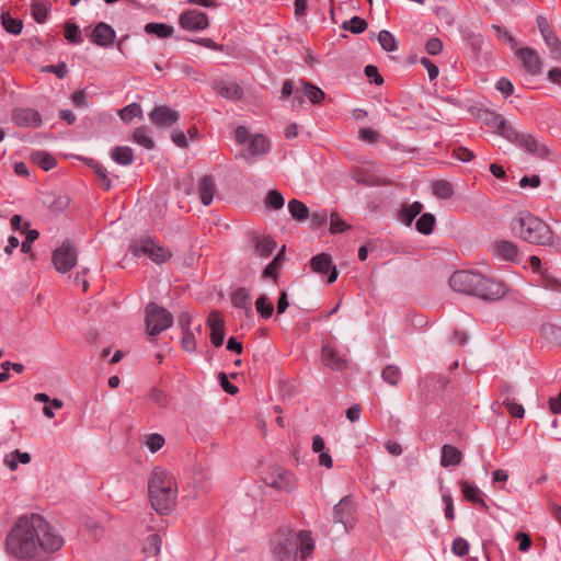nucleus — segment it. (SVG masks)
<instances>
[{
    "label": "nucleus",
    "mask_w": 561,
    "mask_h": 561,
    "mask_svg": "<svg viewBox=\"0 0 561 561\" xmlns=\"http://www.w3.org/2000/svg\"><path fill=\"white\" fill-rule=\"evenodd\" d=\"M494 251L500 257L511 262H516L519 254L517 245L507 240L495 242Z\"/></svg>",
    "instance_id": "obj_27"
},
{
    "label": "nucleus",
    "mask_w": 561,
    "mask_h": 561,
    "mask_svg": "<svg viewBox=\"0 0 561 561\" xmlns=\"http://www.w3.org/2000/svg\"><path fill=\"white\" fill-rule=\"evenodd\" d=\"M296 539L298 552H300V559H308L314 550V540L311 533L308 530H300L296 534Z\"/></svg>",
    "instance_id": "obj_25"
},
{
    "label": "nucleus",
    "mask_w": 561,
    "mask_h": 561,
    "mask_svg": "<svg viewBox=\"0 0 561 561\" xmlns=\"http://www.w3.org/2000/svg\"><path fill=\"white\" fill-rule=\"evenodd\" d=\"M149 499L152 508L160 515L169 514L175 505V503L164 502L167 494H149Z\"/></svg>",
    "instance_id": "obj_36"
},
{
    "label": "nucleus",
    "mask_w": 561,
    "mask_h": 561,
    "mask_svg": "<svg viewBox=\"0 0 561 561\" xmlns=\"http://www.w3.org/2000/svg\"><path fill=\"white\" fill-rule=\"evenodd\" d=\"M506 285L481 274L479 285L476 286L473 296L483 300H499L506 294Z\"/></svg>",
    "instance_id": "obj_11"
},
{
    "label": "nucleus",
    "mask_w": 561,
    "mask_h": 561,
    "mask_svg": "<svg viewBox=\"0 0 561 561\" xmlns=\"http://www.w3.org/2000/svg\"><path fill=\"white\" fill-rule=\"evenodd\" d=\"M181 347L185 352H194L196 350V340L192 331L183 332V336L181 340Z\"/></svg>",
    "instance_id": "obj_59"
},
{
    "label": "nucleus",
    "mask_w": 561,
    "mask_h": 561,
    "mask_svg": "<svg viewBox=\"0 0 561 561\" xmlns=\"http://www.w3.org/2000/svg\"><path fill=\"white\" fill-rule=\"evenodd\" d=\"M480 273L472 271H456L449 277V286L458 293L473 296V291L480 282Z\"/></svg>",
    "instance_id": "obj_12"
},
{
    "label": "nucleus",
    "mask_w": 561,
    "mask_h": 561,
    "mask_svg": "<svg viewBox=\"0 0 561 561\" xmlns=\"http://www.w3.org/2000/svg\"><path fill=\"white\" fill-rule=\"evenodd\" d=\"M255 307L263 319L271 318L274 312V306L265 295H261L256 299Z\"/></svg>",
    "instance_id": "obj_50"
},
{
    "label": "nucleus",
    "mask_w": 561,
    "mask_h": 561,
    "mask_svg": "<svg viewBox=\"0 0 561 561\" xmlns=\"http://www.w3.org/2000/svg\"><path fill=\"white\" fill-rule=\"evenodd\" d=\"M33 161L44 171H49L56 167L57 161L55 157L46 151H36L32 154Z\"/></svg>",
    "instance_id": "obj_41"
},
{
    "label": "nucleus",
    "mask_w": 561,
    "mask_h": 561,
    "mask_svg": "<svg viewBox=\"0 0 561 561\" xmlns=\"http://www.w3.org/2000/svg\"><path fill=\"white\" fill-rule=\"evenodd\" d=\"M149 118L157 127H171L179 121L180 114L165 105H159L149 113Z\"/></svg>",
    "instance_id": "obj_18"
},
{
    "label": "nucleus",
    "mask_w": 561,
    "mask_h": 561,
    "mask_svg": "<svg viewBox=\"0 0 561 561\" xmlns=\"http://www.w3.org/2000/svg\"><path fill=\"white\" fill-rule=\"evenodd\" d=\"M304 93L308 98V100L313 104H319L324 100L325 93L317 85L302 80Z\"/></svg>",
    "instance_id": "obj_43"
},
{
    "label": "nucleus",
    "mask_w": 561,
    "mask_h": 561,
    "mask_svg": "<svg viewBox=\"0 0 561 561\" xmlns=\"http://www.w3.org/2000/svg\"><path fill=\"white\" fill-rule=\"evenodd\" d=\"M207 323L210 328V341L215 347H220L225 339V321L218 311L210 312Z\"/></svg>",
    "instance_id": "obj_22"
},
{
    "label": "nucleus",
    "mask_w": 561,
    "mask_h": 561,
    "mask_svg": "<svg viewBox=\"0 0 561 561\" xmlns=\"http://www.w3.org/2000/svg\"><path fill=\"white\" fill-rule=\"evenodd\" d=\"M502 404L506 408L512 417H524L525 409L522 404L515 402L514 398H504Z\"/></svg>",
    "instance_id": "obj_52"
},
{
    "label": "nucleus",
    "mask_w": 561,
    "mask_h": 561,
    "mask_svg": "<svg viewBox=\"0 0 561 561\" xmlns=\"http://www.w3.org/2000/svg\"><path fill=\"white\" fill-rule=\"evenodd\" d=\"M321 356L323 364L332 370H345L348 367V359L345 354L339 353L330 345L322 347Z\"/></svg>",
    "instance_id": "obj_19"
},
{
    "label": "nucleus",
    "mask_w": 561,
    "mask_h": 561,
    "mask_svg": "<svg viewBox=\"0 0 561 561\" xmlns=\"http://www.w3.org/2000/svg\"><path fill=\"white\" fill-rule=\"evenodd\" d=\"M148 492L158 495L167 494L164 502L175 503L178 488L174 477L164 469L154 468L149 478Z\"/></svg>",
    "instance_id": "obj_4"
},
{
    "label": "nucleus",
    "mask_w": 561,
    "mask_h": 561,
    "mask_svg": "<svg viewBox=\"0 0 561 561\" xmlns=\"http://www.w3.org/2000/svg\"><path fill=\"white\" fill-rule=\"evenodd\" d=\"M53 264L58 273L71 271L78 262V251L70 240H65L53 252Z\"/></svg>",
    "instance_id": "obj_10"
},
{
    "label": "nucleus",
    "mask_w": 561,
    "mask_h": 561,
    "mask_svg": "<svg viewBox=\"0 0 561 561\" xmlns=\"http://www.w3.org/2000/svg\"><path fill=\"white\" fill-rule=\"evenodd\" d=\"M31 461V455L28 453H21L19 449L12 451L4 457V463L11 469L15 470L18 463H28Z\"/></svg>",
    "instance_id": "obj_45"
},
{
    "label": "nucleus",
    "mask_w": 561,
    "mask_h": 561,
    "mask_svg": "<svg viewBox=\"0 0 561 561\" xmlns=\"http://www.w3.org/2000/svg\"><path fill=\"white\" fill-rule=\"evenodd\" d=\"M433 194L440 199H449L454 195V186L447 180L435 181L432 185Z\"/></svg>",
    "instance_id": "obj_38"
},
{
    "label": "nucleus",
    "mask_w": 561,
    "mask_h": 561,
    "mask_svg": "<svg viewBox=\"0 0 561 561\" xmlns=\"http://www.w3.org/2000/svg\"><path fill=\"white\" fill-rule=\"evenodd\" d=\"M88 165L93 170L95 173L101 187L104 191H110L112 188V180L108 176V172L104 165H102L99 161L94 159H89Z\"/></svg>",
    "instance_id": "obj_31"
},
{
    "label": "nucleus",
    "mask_w": 561,
    "mask_h": 561,
    "mask_svg": "<svg viewBox=\"0 0 561 561\" xmlns=\"http://www.w3.org/2000/svg\"><path fill=\"white\" fill-rule=\"evenodd\" d=\"M129 251L136 257L147 255L157 264L167 262L171 257V252L154 243L151 238L135 240L129 245Z\"/></svg>",
    "instance_id": "obj_8"
},
{
    "label": "nucleus",
    "mask_w": 561,
    "mask_h": 561,
    "mask_svg": "<svg viewBox=\"0 0 561 561\" xmlns=\"http://www.w3.org/2000/svg\"><path fill=\"white\" fill-rule=\"evenodd\" d=\"M161 543V537L158 534H152L146 539L142 551L148 557H157L160 553Z\"/></svg>",
    "instance_id": "obj_44"
},
{
    "label": "nucleus",
    "mask_w": 561,
    "mask_h": 561,
    "mask_svg": "<svg viewBox=\"0 0 561 561\" xmlns=\"http://www.w3.org/2000/svg\"><path fill=\"white\" fill-rule=\"evenodd\" d=\"M495 87L505 98L512 95L513 92H514L513 83L508 79H506V78H501L496 82Z\"/></svg>",
    "instance_id": "obj_64"
},
{
    "label": "nucleus",
    "mask_w": 561,
    "mask_h": 561,
    "mask_svg": "<svg viewBox=\"0 0 561 561\" xmlns=\"http://www.w3.org/2000/svg\"><path fill=\"white\" fill-rule=\"evenodd\" d=\"M425 49L432 56L438 55L443 49V43L437 37H431L426 42Z\"/></svg>",
    "instance_id": "obj_63"
},
{
    "label": "nucleus",
    "mask_w": 561,
    "mask_h": 561,
    "mask_svg": "<svg viewBox=\"0 0 561 561\" xmlns=\"http://www.w3.org/2000/svg\"><path fill=\"white\" fill-rule=\"evenodd\" d=\"M511 225L512 231L528 243L542 247L554 243V233L549 225L529 211L518 213Z\"/></svg>",
    "instance_id": "obj_2"
},
{
    "label": "nucleus",
    "mask_w": 561,
    "mask_h": 561,
    "mask_svg": "<svg viewBox=\"0 0 561 561\" xmlns=\"http://www.w3.org/2000/svg\"><path fill=\"white\" fill-rule=\"evenodd\" d=\"M133 139L138 145L142 146L144 148L151 150L154 148V141L149 136V129L147 126H140L137 127L134 130Z\"/></svg>",
    "instance_id": "obj_40"
},
{
    "label": "nucleus",
    "mask_w": 561,
    "mask_h": 561,
    "mask_svg": "<svg viewBox=\"0 0 561 561\" xmlns=\"http://www.w3.org/2000/svg\"><path fill=\"white\" fill-rule=\"evenodd\" d=\"M381 378L385 382L397 386L401 380V370L396 365H388L382 369Z\"/></svg>",
    "instance_id": "obj_47"
},
{
    "label": "nucleus",
    "mask_w": 561,
    "mask_h": 561,
    "mask_svg": "<svg viewBox=\"0 0 561 561\" xmlns=\"http://www.w3.org/2000/svg\"><path fill=\"white\" fill-rule=\"evenodd\" d=\"M273 553L278 561H296L298 556L296 533L279 529L275 536Z\"/></svg>",
    "instance_id": "obj_7"
},
{
    "label": "nucleus",
    "mask_w": 561,
    "mask_h": 561,
    "mask_svg": "<svg viewBox=\"0 0 561 561\" xmlns=\"http://www.w3.org/2000/svg\"><path fill=\"white\" fill-rule=\"evenodd\" d=\"M64 28H65V38L68 42L72 43V44H79L82 42L81 32L75 23L66 22Z\"/></svg>",
    "instance_id": "obj_53"
},
{
    "label": "nucleus",
    "mask_w": 561,
    "mask_h": 561,
    "mask_svg": "<svg viewBox=\"0 0 561 561\" xmlns=\"http://www.w3.org/2000/svg\"><path fill=\"white\" fill-rule=\"evenodd\" d=\"M115 36L116 33L111 25L99 22L92 31L90 39L99 46L106 47L114 43Z\"/></svg>",
    "instance_id": "obj_21"
},
{
    "label": "nucleus",
    "mask_w": 561,
    "mask_h": 561,
    "mask_svg": "<svg viewBox=\"0 0 561 561\" xmlns=\"http://www.w3.org/2000/svg\"><path fill=\"white\" fill-rule=\"evenodd\" d=\"M435 222V216L431 213H425L416 220L415 227L420 233L427 236L432 233Z\"/></svg>",
    "instance_id": "obj_46"
},
{
    "label": "nucleus",
    "mask_w": 561,
    "mask_h": 561,
    "mask_svg": "<svg viewBox=\"0 0 561 561\" xmlns=\"http://www.w3.org/2000/svg\"><path fill=\"white\" fill-rule=\"evenodd\" d=\"M378 42L386 51H394L398 49V42L393 34L387 30H381L378 34Z\"/></svg>",
    "instance_id": "obj_48"
},
{
    "label": "nucleus",
    "mask_w": 561,
    "mask_h": 561,
    "mask_svg": "<svg viewBox=\"0 0 561 561\" xmlns=\"http://www.w3.org/2000/svg\"><path fill=\"white\" fill-rule=\"evenodd\" d=\"M478 118L486 126L494 128V130L502 136L506 137L511 130L512 125L500 114L490 110H480Z\"/></svg>",
    "instance_id": "obj_16"
},
{
    "label": "nucleus",
    "mask_w": 561,
    "mask_h": 561,
    "mask_svg": "<svg viewBox=\"0 0 561 561\" xmlns=\"http://www.w3.org/2000/svg\"><path fill=\"white\" fill-rule=\"evenodd\" d=\"M65 541L41 515L21 516L5 539L7 552L21 561H48Z\"/></svg>",
    "instance_id": "obj_1"
},
{
    "label": "nucleus",
    "mask_w": 561,
    "mask_h": 561,
    "mask_svg": "<svg viewBox=\"0 0 561 561\" xmlns=\"http://www.w3.org/2000/svg\"><path fill=\"white\" fill-rule=\"evenodd\" d=\"M462 460V453L453 445H444L442 447L440 466L447 468L449 466H458Z\"/></svg>",
    "instance_id": "obj_28"
},
{
    "label": "nucleus",
    "mask_w": 561,
    "mask_h": 561,
    "mask_svg": "<svg viewBox=\"0 0 561 561\" xmlns=\"http://www.w3.org/2000/svg\"><path fill=\"white\" fill-rule=\"evenodd\" d=\"M179 23L187 31H202L208 27L209 21L206 13L197 10H185L180 14Z\"/></svg>",
    "instance_id": "obj_13"
},
{
    "label": "nucleus",
    "mask_w": 561,
    "mask_h": 561,
    "mask_svg": "<svg viewBox=\"0 0 561 561\" xmlns=\"http://www.w3.org/2000/svg\"><path fill=\"white\" fill-rule=\"evenodd\" d=\"M348 228L345 221L339 216L336 211L331 213L330 215V232L335 234L339 232H343Z\"/></svg>",
    "instance_id": "obj_56"
},
{
    "label": "nucleus",
    "mask_w": 561,
    "mask_h": 561,
    "mask_svg": "<svg viewBox=\"0 0 561 561\" xmlns=\"http://www.w3.org/2000/svg\"><path fill=\"white\" fill-rule=\"evenodd\" d=\"M1 23L4 30L13 35H19L22 32L23 23L20 19H13L9 12L1 14Z\"/></svg>",
    "instance_id": "obj_42"
},
{
    "label": "nucleus",
    "mask_w": 561,
    "mask_h": 561,
    "mask_svg": "<svg viewBox=\"0 0 561 561\" xmlns=\"http://www.w3.org/2000/svg\"><path fill=\"white\" fill-rule=\"evenodd\" d=\"M505 139L512 144L517 145L519 148L524 149L526 152L536 158L542 160L550 159L551 150L547 145L539 142L531 134L518 133L512 126Z\"/></svg>",
    "instance_id": "obj_5"
},
{
    "label": "nucleus",
    "mask_w": 561,
    "mask_h": 561,
    "mask_svg": "<svg viewBox=\"0 0 561 561\" xmlns=\"http://www.w3.org/2000/svg\"><path fill=\"white\" fill-rule=\"evenodd\" d=\"M516 55L529 75L537 76L541 72V60L535 49L530 47L519 48L516 50Z\"/></svg>",
    "instance_id": "obj_20"
},
{
    "label": "nucleus",
    "mask_w": 561,
    "mask_h": 561,
    "mask_svg": "<svg viewBox=\"0 0 561 561\" xmlns=\"http://www.w3.org/2000/svg\"><path fill=\"white\" fill-rule=\"evenodd\" d=\"M354 505L353 500L350 495H346L340 500L333 507V523H341L347 530V525L354 519Z\"/></svg>",
    "instance_id": "obj_17"
},
{
    "label": "nucleus",
    "mask_w": 561,
    "mask_h": 561,
    "mask_svg": "<svg viewBox=\"0 0 561 561\" xmlns=\"http://www.w3.org/2000/svg\"><path fill=\"white\" fill-rule=\"evenodd\" d=\"M144 30L147 34L156 35L159 38L171 37L174 32L173 26L156 22L147 23Z\"/></svg>",
    "instance_id": "obj_33"
},
{
    "label": "nucleus",
    "mask_w": 561,
    "mask_h": 561,
    "mask_svg": "<svg viewBox=\"0 0 561 561\" xmlns=\"http://www.w3.org/2000/svg\"><path fill=\"white\" fill-rule=\"evenodd\" d=\"M451 551L455 556H458V557L467 556L469 553L468 541L462 537H458V538L454 539V541L451 543Z\"/></svg>",
    "instance_id": "obj_57"
},
{
    "label": "nucleus",
    "mask_w": 561,
    "mask_h": 561,
    "mask_svg": "<svg viewBox=\"0 0 561 561\" xmlns=\"http://www.w3.org/2000/svg\"><path fill=\"white\" fill-rule=\"evenodd\" d=\"M234 139L239 145L249 142L247 149L239 152L236 158L252 161L253 158L267 154L271 151V141L262 134L251 135L247 127L238 126L234 130Z\"/></svg>",
    "instance_id": "obj_3"
},
{
    "label": "nucleus",
    "mask_w": 561,
    "mask_h": 561,
    "mask_svg": "<svg viewBox=\"0 0 561 561\" xmlns=\"http://www.w3.org/2000/svg\"><path fill=\"white\" fill-rule=\"evenodd\" d=\"M111 158L121 165H130L134 161V153L130 147L116 146L111 150Z\"/></svg>",
    "instance_id": "obj_32"
},
{
    "label": "nucleus",
    "mask_w": 561,
    "mask_h": 561,
    "mask_svg": "<svg viewBox=\"0 0 561 561\" xmlns=\"http://www.w3.org/2000/svg\"><path fill=\"white\" fill-rule=\"evenodd\" d=\"M423 204L421 202H414L410 206H403L400 210L399 217L403 224L410 226L414 218L421 214Z\"/></svg>",
    "instance_id": "obj_35"
},
{
    "label": "nucleus",
    "mask_w": 561,
    "mask_h": 561,
    "mask_svg": "<svg viewBox=\"0 0 561 561\" xmlns=\"http://www.w3.org/2000/svg\"><path fill=\"white\" fill-rule=\"evenodd\" d=\"M538 30L549 48L554 45L559 39L557 36L551 23L542 15L537 16L536 19Z\"/></svg>",
    "instance_id": "obj_29"
},
{
    "label": "nucleus",
    "mask_w": 561,
    "mask_h": 561,
    "mask_svg": "<svg viewBox=\"0 0 561 561\" xmlns=\"http://www.w3.org/2000/svg\"><path fill=\"white\" fill-rule=\"evenodd\" d=\"M231 304L234 308L242 309L247 318L253 316L251 294L245 287H239L231 294Z\"/></svg>",
    "instance_id": "obj_23"
},
{
    "label": "nucleus",
    "mask_w": 561,
    "mask_h": 561,
    "mask_svg": "<svg viewBox=\"0 0 561 561\" xmlns=\"http://www.w3.org/2000/svg\"><path fill=\"white\" fill-rule=\"evenodd\" d=\"M459 486L466 501L473 504H479L485 511L489 510L488 504L482 499V492L477 485L470 483L465 479H461L459 481Z\"/></svg>",
    "instance_id": "obj_24"
},
{
    "label": "nucleus",
    "mask_w": 561,
    "mask_h": 561,
    "mask_svg": "<svg viewBox=\"0 0 561 561\" xmlns=\"http://www.w3.org/2000/svg\"><path fill=\"white\" fill-rule=\"evenodd\" d=\"M141 107L138 103H131L119 111V117L124 123L131 122L135 117L141 116Z\"/></svg>",
    "instance_id": "obj_51"
},
{
    "label": "nucleus",
    "mask_w": 561,
    "mask_h": 561,
    "mask_svg": "<svg viewBox=\"0 0 561 561\" xmlns=\"http://www.w3.org/2000/svg\"><path fill=\"white\" fill-rule=\"evenodd\" d=\"M310 266L314 273H318L321 275L329 274V276H328L329 284L334 283L337 278L339 273H337L336 266L333 265L332 257L328 253H320L318 255H314L310 260Z\"/></svg>",
    "instance_id": "obj_14"
},
{
    "label": "nucleus",
    "mask_w": 561,
    "mask_h": 561,
    "mask_svg": "<svg viewBox=\"0 0 561 561\" xmlns=\"http://www.w3.org/2000/svg\"><path fill=\"white\" fill-rule=\"evenodd\" d=\"M150 399L160 407H167L169 403L168 393L164 390L159 389V388H153L150 391Z\"/></svg>",
    "instance_id": "obj_60"
},
{
    "label": "nucleus",
    "mask_w": 561,
    "mask_h": 561,
    "mask_svg": "<svg viewBox=\"0 0 561 561\" xmlns=\"http://www.w3.org/2000/svg\"><path fill=\"white\" fill-rule=\"evenodd\" d=\"M198 193L205 206L210 205L215 193V183L211 175H204L198 183Z\"/></svg>",
    "instance_id": "obj_30"
},
{
    "label": "nucleus",
    "mask_w": 561,
    "mask_h": 561,
    "mask_svg": "<svg viewBox=\"0 0 561 561\" xmlns=\"http://www.w3.org/2000/svg\"><path fill=\"white\" fill-rule=\"evenodd\" d=\"M288 211L291 217L298 221H304L309 218L308 207L298 199H291L288 203Z\"/></svg>",
    "instance_id": "obj_39"
},
{
    "label": "nucleus",
    "mask_w": 561,
    "mask_h": 561,
    "mask_svg": "<svg viewBox=\"0 0 561 561\" xmlns=\"http://www.w3.org/2000/svg\"><path fill=\"white\" fill-rule=\"evenodd\" d=\"M164 445V437L160 434H150L147 438V446L151 453H157Z\"/></svg>",
    "instance_id": "obj_58"
},
{
    "label": "nucleus",
    "mask_w": 561,
    "mask_h": 561,
    "mask_svg": "<svg viewBox=\"0 0 561 561\" xmlns=\"http://www.w3.org/2000/svg\"><path fill=\"white\" fill-rule=\"evenodd\" d=\"M39 233L35 229H30L26 232L25 240L21 244V251L23 253H30L32 251V243L37 240Z\"/></svg>",
    "instance_id": "obj_61"
},
{
    "label": "nucleus",
    "mask_w": 561,
    "mask_h": 561,
    "mask_svg": "<svg viewBox=\"0 0 561 561\" xmlns=\"http://www.w3.org/2000/svg\"><path fill=\"white\" fill-rule=\"evenodd\" d=\"M276 241L271 237L257 238L255 241V252L261 257L270 256L276 249Z\"/></svg>",
    "instance_id": "obj_37"
},
{
    "label": "nucleus",
    "mask_w": 561,
    "mask_h": 561,
    "mask_svg": "<svg viewBox=\"0 0 561 561\" xmlns=\"http://www.w3.org/2000/svg\"><path fill=\"white\" fill-rule=\"evenodd\" d=\"M213 89L221 96L238 100L243 95V91L238 83L216 81Z\"/></svg>",
    "instance_id": "obj_26"
},
{
    "label": "nucleus",
    "mask_w": 561,
    "mask_h": 561,
    "mask_svg": "<svg viewBox=\"0 0 561 561\" xmlns=\"http://www.w3.org/2000/svg\"><path fill=\"white\" fill-rule=\"evenodd\" d=\"M364 73L375 84L380 85L383 83V78L379 73L376 66H373V65L366 66L364 69Z\"/></svg>",
    "instance_id": "obj_62"
},
{
    "label": "nucleus",
    "mask_w": 561,
    "mask_h": 561,
    "mask_svg": "<svg viewBox=\"0 0 561 561\" xmlns=\"http://www.w3.org/2000/svg\"><path fill=\"white\" fill-rule=\"evenodd\" d=\"M263 481L266 485L280 492H290L297 484L294 473L279 466L268 467L264 473Z\"/></svg>",
    "instance_id": "obj_9"
},
{
    "label": "nucleus",
    "mask_w": 561,
    "mask_h": 561,
    "mask_svg": "<svg viewBox=\"0 0 561 561\" xmlns=\"http://www.w3.org/2000/svg\"><path fill=\"white\" fill-rule=\"evenodd\" d=\"M541 284L550 290H560L561 288L560 279L554 277L547 268L541 272Z\"/></svg>",
    "instance_id": "obj_54"
},
{
    "label": "nucleus",
    "mask_w": 561,
    "mask_h": 561,
    "mask_svg": "<svg viewBox=\"0 0 561 561\" xmlns=\"http://www.w3.org/2000/svg\"><path fill=\"white\" fill-rule=\"evenodd\" d=\"M173 323V316L165 308L154 302L146 307V332L149 335H158L170 328Z\"/></svg>",
    "instance_id": "obj_6"
},
{
    "label": "nucleus",
    "mask_w": 561,
    "mask_h": 561,
    "mask_svg": "<svg viewBox=\"0 0 561 561\" xmlns=\"http://www.w3.org/2000/svg\"><path fill=\"white\" fill-rule=\"evenodd\" d=\"M265 203L268 207L277 210L283 208L285 199L278 191L272 190L267 193Z\"/></svg>",
    "instance_id": "obj_55"
},
{
    "label": "nucleus",
    "mask_w": 561,
    "mask_h": 561,
    "mask_svg": "<svg viewBox=\"0 0 561 561\" xmlns=\"http://www.w3.org/2000/svg\"><path fill=\"white\" fill-rule=\"evenodd\" d=\"M12 121L22 128H37L43 123L39 112L31 107L15 108L12 112Z\"/></svg>",
    "instance_id": "obj_15"
},
{
    "label": "nucleus",
    "mask_w": 561,
    "mask_h": 561,
    "mask_svg": "<svg viewBox=\"0 0 561 561\" xmlns=\"http://www.w3.org/2000/svg\"><path fill=\"white\" fill-rule=\"evenodd\" d=\"M50 4L45 0H33L31 14L37 23H44L48 16Z\"/></svg>",
    "instance_id": "obj_34"
},
{
    "label": "nucleus",
    "mask_w": 561,
    "mask_h": 561,
    "mask_svg": "<svg viewBox=\"0 0 561 561\" xmlns=\"http://www.w3.org/2000/svg\"><path fill=\"white\" fill-rule=\"evenodd\" d=\"M368 24L367 22L359 16H353L348 21H344L342 24V28L350 31L353 34H360L367 28Z\"/></svg>",
    "instance_id": "obj_49"
}]
</instances>
